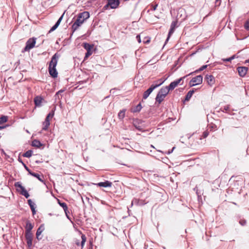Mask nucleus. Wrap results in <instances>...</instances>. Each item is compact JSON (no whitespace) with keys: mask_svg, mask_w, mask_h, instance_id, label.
Segmentation results:
<instances>
[{"mask_svg":"<svg viewBox=\"0 0 249 249\" xmlns=\"http://www.w3.org/2000/svg\"><path fill=\"white\" fill-rule=\"evenodd\" d=\"M89 18V12L84 11L79 13L76 20L72 25L71 28L73 32L76 31Z\"/></svg>","mask_w":249,"mask_h":249,"instance_id":"f257e3e1","label":"nucleus"},{"mask_svg":"<svg viewBox=\"0 0 249 249\" xmlns=\"http://www.w3.org/2000/svg\"><path fill=\"white\" fill-rule=\"evenodd\" d=\"M36 37L30 38L26 42V45L23 49L22 52H29L31 49H33L36 43Z\"/></svg>","mask_w":249,"mask_h":249,"instance_id":"f03ea898","label":"nucleus"},{"mask_svg":"<svg viewBox=\"0 0 249 249\" xmlns=\"http://www.w3.org/2000/svg\"><path fill=\"white\" fill-rule=\"evenodd\" d=\"M192 74H193V72H190V73H189L188 74L183 76V77H182L173 82H172L169 86H167V87L168 88V89L170 90H173L176 87H177L178 86V85L179 84L180 82L182 80H183L184 79H185L186 77H187L188 76H189L190 75H192Z\"/></svg>","mask_w":249,"mask_h":249,"instance_id":"7ed1b4c3","label":"nucleus"},{"mask_svg":"<svg viewBox=\"0 0 249 249\" xmlns=\"http://www.w3.org/2000/svg\"><path fill=\"white\" fill-rule=\"evenodd\" d=\"M15 186L19 188L20 190L17 189L18 191L20 192V194L24 196L26 198H28L30 195L25 188L22 186L21 183L18 181L15 183Z\"/></svg>","mask_w":249,"mask_h":249,"instance_id":"20e7f679","label":"nucleus"},{"mask_svg":"<svg viewBox=\"0 0 249 249\" xmlns=\"http://www.w3.org/2000/svg\"><path fill=\"white\" fill-rule=\"evenodd\" d=\"M203 77L201 75H198L193 77L189 82V85L190 87L201 84L202 83Z\"/></svg>","mask_w":249,"mask_h":249,"instance_id":"39448f33","label":"nucleus"},{"mask_svg":"<svg viewBox=\"0 0 249 249\" xmlns=\"http://www.w3.org/2000/svg\"><path fill=\"white\" fill-rule=\"evenodd\" d=\"M120 3V0H107V3L104 6V9H107L108 7L111 9H116L119 6Z\"/></svg>","mask_w":249,"mask_h":249,"instance_id":"423d86ee","label":"nucleus"},{"mask_svg":"<svg viewBox=\"0 0 249 249\" xmlns=\"http://www.w3.org/2000/svg\"><path fill=\"white\" fill-rule=\"evenodd\" d=\"M60 55L58 53H55L52 57L51 60L49 63V67L56 68L58 60Z\"/></svg>","mask_w":249,"mask_h":249,"instance_id":"0eeeda50","label":"nucleus"},{"mask_svg":"<svg viewBox=\"0 0 249 249\" xmlns=\"http://www.w3.org/2000/svg\"><path fill=\"white\" fill-rule=\"evenodd\" d=\"M177 21H173L171 23V26H170V29L169 31L168 32V36H167V38H166V39L165 40V43H166L168 41V40H169L171 36L174 32L175 29L176 25H177Z\"/></svg>","mask_w":249,"mask_h":249,"instance_id":"6e6552de","label":"nucleus"},{"mask_svg":"<svg viewBox=\"0 0 249 249\" xmlns=\"http://www.w3.org/2000/svg\"><path fill=\"white\" fill-rule=\"evenodd\" d=\"M33 225L29 220H27L25 226V235H33L31 231L33 228Z\"/></svg>","mask_w":249,"mask_h":249,"instance_id":"1a4fd4ad","label":"nucleus"},{"mask_svg":"<svg viewBox=\"0 0 249 249\" xmlns=\"http://www.w3.org/2000/svg\"><path fill=\"white\" fill-rule=\"evenodd\" d=\"M146 203L147 202H145V200L134 198L131 201V207H132L133 205H136L137 206H142Z\"/></svg>","mask_w":249,"mask_h":249,"instance_id":"9d476101","label":"nucleus"},{"mask_svg":"<svg viewBox=\"0 0 249 249\" xmlns=\"http://www.w3.org/2000/svg\"><path fill=\"white\" fill-rule=\"evenodd\" d=\"M237 70L238 71L239 75L241 77H244L246 75L248 71V68L246 67H238L237 68Z\"/></svg>","mask_w":249,"mask_h":249,"instance_id":"9b49d317","label":"nucleus"},{"mask_svg":"<svg viewBox=\"0 0 249 249\" xmlns=\"http://www.w3.org/2000/svg\"><path fill=\"white\" fill-rule=\"evenodd\" d=\"M94 184L95 185H96L97 186H99V187H110L112 186V183L111 182H110L109 181L106 180L105 182H100L98 183Z\"/></svg>","mask_w":249,"mask_h":249,"instance_id":"f8f14e48","label":"nucleus"},{"mask_svg":"<svg viewBox=\"0 0 249 249\" xmlns=\"http://www.w3.org/2000/svg\"><path fill=\"white\" fill-rule=\"evenodd\" d=\"M49 72L50 75L53 78L57 77L58 72L56 71V68L49 67Z\"/></svg>","mask_w":249,"mask_h":249,"instance_id":"ddd939ff","label":"nucleus"},{"mask_svg":"<svg viewBox=\"0 0 249 249\" xmlns=\"http://www.w3.org/2000/svg\"><path fill=\"white\" fill-rule=\"evenodd\" d=\"M205 78L209 85L212 86L214 83V78L212 75L207 74Z\"/></svg>","mask_w":249,"mask_h":249,"instance_id":"4468645a","label":"nucleus"},{"mask_svg":"<svg viewBox=\"0 0 249 249\" xmlns=\"http://www.w3.org/2000/svg\"><path fill=\"white\" fill-rule=\"evenodd\" d=\"M58 203L59 204V205L63 208L68 218H69V217L68 215V213H69V212H68V207H67V204L65 202H61L59 199H58Z\"/></svg>","mask_w":249,"mask_h":249,"instance_id":"2eb2a0df","label":"nucleus"},{"mask_svg":"<svg viewBox=\"0 0 249 249\" xmlns=\"http://www.w3.org/2000/svg\"><path fill=\"white\" fill-rule=\"evenodd\" d=\"M33 237V235H25V238L28 248H31L32 246Z\"/></svg>","mask_w":249,"mask_h":249,"instance_id":"dca6fc26","label":"nucleus"},{"mask_svg":"<svg viewBox=\"0 0 249 249\" xmlns=\"http://www.w3.org/2000/svg\"><path fill=\"white\" fill-rule=\"evenodd\" d=\"M170 90L167 87V86L162 87L159 90V92L164 96L166 97V95L168 94Z\"/></svg>","mask_w":249,"mask_h":249,"instance_id":"f3484780","label":"nucleus"},{"mask_svg":"<svg viewBox=\"0 0 249 249\" xmlns=\"http://www.w3.org/2000/svg\"><path fill=\"white\" fill-rule=\"evenodd\" d=\"M28 203L29 205L30 206V207L32 210L33 214L34 215L36 213V211L35 210L36 208V204L34 203L31 199H28Z\"/></svg>","mask_w":249,"mask_h":249,"instance_id":"a211bd4d","label":"nucleus"},{"mask_svg":"<svg viewBox=\"0 0 249 249\" xmlns=\"http://www.w3.org/2000/svg\"><path fill=\"white\" fill-rule=\"evenodd\" d=\"M165 97L160 94L159 92L156 97L155 100L159 104H160L164 100Z\"/></svg>","mask_w":249,"mask_h":249,"instance_id":"6ab92c4d","label":"nucleus"},{"mask_svg":"<svg viewBox=\"0 0 249 249\" xmlns=\"http://www.w3.org/2000/svg\"><path fill=\"white\" fill-rule=\"evenodd\" d=\"M196 90V89H193L192 90H190L186 94L185 97V101H189L191 98L192 97L193 93Z\"/></svg>","mask_w":249,"mask_h":249,"instance_id":"aec40b11","label":"nucleus"},{"mask_svg":"<svg viewBox=\"0 0 249 249\" xmlns=\"http://www.w3.org/2000/svg\"><path fill=\"white\" fill-rule=\"evenodd\" d=\"M42 98L40 96H36L34 98L35 104L37 107H39L41 105Z\"/></svg>","mask_w":249,"mask_h":249,"instance_id":"412c9836","label":"nucleus"},{"mask_svg":"<svg viewBox=\"0 0 249 249\" xmlns=\"http://www.w3.org/2000/svg\"><path fill=\"white\" fill-rule=\"evenodd\" d=\"M30 175L37 178L40 182L44 183V181L43 179V176L41 177L38 174L33 172H32Z\"/></svg>","mask_w":249,"mask_h":249,"instance_id":"4be33fe9","label":"nucleus"},{"mask_svg":"<svg viewBox=\"0 0 249 249\" xmlns=\"http://www.w3.org/2000/svg\"><path fill=\"white\" fill-rule=\"evenodd\" d=\"M142 108L141 103H140L136 107L131 109V112L133 113L139 112Z\"/></svg>","mask_w":249,"mask_h":249,"instance_id":"5701e85b","label":"nucleus"},{"mask_svg":"<svg viewBox=\"0 0 249 249\" xmlns=\"http://www.w3.org/2000/svg\"><path fill=\"white\" fill-rule=\"evenodd\" d=\"M83 47L87 50V51H91L93 48V45L89 44L88 43H84Z\"/></svg>","mask_w":249,"mask_h":249,"instance_id":"b1692460","label":"nucleus"},{"mask_svg":"<svg viewBox=\"0 0 249 249\" xmlns=\"http://www.w3.org/2000/svg\"><path fill=\"white\" fill-rule=\"evenodd\" d=\"M165 80H166V79L160 78V79H159L157 80L154 81L153 82V83L155 84L157 87H159L160 85H161L164 82V81Z\"/></svg>","mask_w":249,"mask_h":249,"instance_id":"393cba45","label":"nucleus"},{"mask_svg":"<svg viewBox=\"0 0 249 249\" xmlns=\"http://www.w3.org/2000/svg\"><path fill=\"white\" fill-rule=\"evenodd\" d=\"M50 125V120H45L44 122H43V127L42 130H46L48 129V127Z\"/></svg>","mask_w":249,"mask_h":249,"instance_id":"a878e982","label":"nucleus"},{"mask_svg":"<svg viewBox=\"0 0 249 249\" xmlns=\"http://www.w3.org/2000/svg\"><path fill=\"white\" fill-rule=\"evenodd\" d=\"M32 146L36 147H40L42 145L41 142L37 140H34L32 141Z\"/></svg>","mask_w":249,"mask_h":249,"instance_id":"bb28decb","label":"nucleus"},{"mask_svg":"<svg viewBox=\"0 0 249 249\" xmlns=\"http://www.w3.org/2000/svg\"><path fill=\"white\" fill-rule=\"evenodd\" d=\"M125 109H123L119 111L118 114V116L120 119L123 120L124 118V117H125Z\"/></svg>","mask_w":249,"mask_h":249,"instance_id":"cd10ccee","label":"nucleus"},{"mask_svg":"<svg viewBox=\"0 0 249 249\" xmlns=\"http://www.w3.org/2000/svg\"><path fill=\"white\" fill-rule=\"evenodd\" d=\"M152 91H151V89H150L149 88L146 91H145L143 93V99H146L148 98V97L149 96V95L150 94V93L152 92Z\"/></svg>","mask_w":249,"mask_h":249,"instance_id":"c85d7f7f","label":"nucleus"},{"mask_svg":"<svg viewBox=\"0 0 249 249\" xmlns=\"http://www.w3.org/2000/svg\"><path fill=\"white\" fill-rule=\"evenodd\" d=\"M32 153L33 151L32 150H29L23 154V156L26 158H30L32 156Z\"/></svg>","mask_w":249,"mask_h":249,"instance_id":"c756f323","label":"nucleus"},{"mask_svg":"<svg viewBox=\"0 0 249 249\" xmlns=\"http://www.w3.org/2000/svg\"><path fill=\"white\" fill-rule=\"evenodd\" d=\"M208 65H203L202 66H201L200 68H199L198 69L196 70L195 71L193 72V73H198V72H199L202 71H203L204 70H205V69H206L208 67Z\"/></svg>","mask_w":249,"mask_h":249,"instance_id":"7c9ffc66","label":"nucleus"},{"mask_svg":"<svg viewBox=\"0 0 249 249\" xmlns=\"http://www.w3.org/2000/svg\"><path fill=\"white\" fill-rule=\"evenodd\" d=\"M42 230L41 229V227H40L37 230V231H36V238L39 240V239H40L41 238H39V236L41 234L42 232Z\"/></svg>","mask_w":249,"mask_h":249,"instance_id":"2f4dec72","label":"nucleus"},{"mask_svg":"<svg viewBox=\"0 0 249 249\" xmlns=\"http://www.w3.org/2000/svg\"><path fill=\"white\" fill-rule=\"evenodd\" d=\"M7 121V117L5 116H2L0 117V124H3Z\"/></svg>","mask_w":249,"mask_h":249,"instance_id":"473e14b6","label":"nucleus"},{"mask_svg":"<svg viewBox=\"0 0 249 249\" xmlns=\"http://www.w3.org/2000/svg\"><path fill=\"white\" fill-rule=\"evenodd\" d=\"M81 238H82V241L81 242V245L82 247H83L85 244V242H86V237L84 234H82L81 236Z\"/></svg>","mask_w":249,"mask_h":249,"instance_id":"72a5a7b5","label":"nucleus"},{"mask_svg":"<svg viewBox=\"0 0 249 249\" xmlns=\"http://www.w3.org/2000/svg\"><path fill=\"white\" fill-rule=\"evenodd\" d=\"M54 115V112L53 111H52L51 112H50L47 116V117L45 118L46 120H50V117L52 118Z\"/></svg>","mask_w":249,"mask_h":249,"instance_id":"f704fd0d","label":"nucleus"},{"mask_svg":"<svg viewBox=\"0 0 249 249\" xmlns=\"http://www.w3.org/2000/svg\"><path fill=\"white\" fill-rule=\"evenodd\" d=\"M229 108H230V106L226 105V106H224V107H221V110L222 111L225 112H227V111H228L229 109Z\"/></svg>","mask_w":249,"mask_h":249,"instance_id":"c9c22d12","label":"nucleus"},{"mask_svg":"<svg viewBox=\"0 0 249 249\" xmlns=\"http://www.w3.org/2000/svg\"><path fill=\"white\" fill-rule=\"evenodd\" d=\"M235 57V55H233L229 58L224 59H223V60L225 62H229V61H231L233 59H234Z\"/></svg>","mask_w":249,"mask_h":249,"instance_id":"e433bc0d","label":"nucleus"},{"mask_svg":"<svg viewBox=\"0 0 249 249\" xmlns=\"http://www.w3.org/2000/svg\"><path fill=\"white\" fill-rule=\"evenodd\" d=\"M196 194L198 197L200 198L201 197V195L203 194V192L202 191L199 190L198 189H196Z\"/></svg>","mask_w":249,"mask_h":249,"instance_id":"4c0bfd02","label":"nucleus"},{"mask_svg":"<svg viewBox=\"0 0 249 249\" xmlns=\"http://www.w3.org/2000/svg\"><path fill=\"white\" fill-rule=\"evenodd\" d=\"M245 28L248 31H249V19H248L244 24Z\"/></svg>","mask_w":249,"mask_h":249,"instance_id":"58836bf2","label":"nucleus"},{"mask_svg":"<svg viewBox=\"0 0 249 249\" xmlns=\"http://www.w3.org/2000/svg\"><path fill=\"white\" fill-rule=\"evenodd\" d=\"M92 51H87V53L85 54V58H88L90 55H91L92 54Z\"/></svg>","mask_w":249,"mask_h":249,"instance_id":"ea45409f","label":"nucleus"},{"mask_svg":"<svg viewBox=\"0 0 249 249\" xmlns=\"http://www.w3.org/2000/svg\"><path fill=\"white\" fill-rule=\"evenodd\" d=\"M22 165L24 166L26 170L28 172L29 174H30V173L32 172L31 170L26 166L25 163L22 164Z\"/></svg>","mask_w":249,"mask_h":249,"instance_id":"a19ab883","label":"nucleus"},{"mask_svg":"<svg viewBox=\"0 0 249 249\" xmlns=\"http://www.w3.org/2000/svg\"><path fill=\"white\" fill-rule=\"evenodd\" d=\"M158 88L156 85L154 83H153L150 87L149 89H151V91H153L154 89H155L156 88Z\"/></svg>","mask_w":249,"mask_h":249,"instance_id":"79ce46f5","label":"nucleus"},{"mask_svg":"<svg viewBox=\"0 0 249 249\" xmlns=\"http://www.w3.org/2000/svg\"><path fill=\"white\" fill-rule=\"evenodd\" d=\"M246 220L245 219H242L239 221V223L242 226H245L246 224Z\"/></svg>","mask_w":249,"mask_h":249,"instance_id":"37998d69","label":"nucleus"},{"mask_svg":"<svg viewBox=\"0 0 249 249\" xmlns=\"http://www.w3.org/2000/svg\"><path fill=\"white\" fill-rule=\"evenodd\" d=\"M209 135V132L208 131H205L202 134L203 138H206Z\"/></svg>","mask_w":249,"mask_h":249,"instance_id":"c03bdc74","label":"nucleus"},{"mask_svg":"<svg viewBox=\"0 0 249 249\" xmlns=\"http://www.w3.org/2000/svg\"><path fill=\"white\" fill-rule=\"evenodd\" d=\"M134 125L135 126V127H136V128L140 131H141L142 130V127L139 126V125H137L135 123H134Z\"/></svg>","mask_w":249,"mask_h":249,"instance_id":"a18cd8bd","label":"nucleus"},{"mask_svg":"<svg viewBox=\"0 0 249 249\" xmlns=\"http://www.w3.org/2000/svg\"><path fill=\"white\" fill-rule=\"evenodd\" d=\"M57 27L55 25H54L51 28V29L49 31V33H51L53 31H54Z\"/></svg>","mask_w":249,"mask_h":249,"instance_id":"49530a36","label":"nucleus"},{"mask_svg":"<svg viewBox=\"0 0 249 249\" xmlns=\"http://www.w3.org/2000/svg\"><path fill=\"white\" fill-rule=\"evenodd\" d=\"M136 38H137V40H138L139 43H141V39L140 35H137Z\"/></svg>","mask_w":249,"mask_h":249,"instance_id":"de8ad7c7","label":"nucleus"},{"mask_svg":"<svg viewBox=\"0 0 249 249\" xmlns=\"http://www.w3.org/2000/svg\"><path fill=\"white\" fill-rule=\"evenodd\" d=\"M215 4L219 6L221 4V0H215Z\"/></svg>","mask_w":249,"mask_h":249,"instance_id":"09e8293b","label":"nucleus"},{"mask_svg":"<svg viewBox=\"0 0 249 249\" xmlns=\"http://www.w3.org/2000/svg\"><path fill=\"white\" fill-rule=\"evenodd\" d=\"M63 91H64V90H62V89H61V90H59L58 91H57V92L56 93V94H55L56 97L57 96H58V95L59 94V93H62V92H63Z\"/></svg>","mask_w":249,"mask_h":249,"instance_id":"8fccbe9b","label":"nucleus"},{"mask_svg":"<svg viewBox=\"0 0 249 249\" xmlns=\"http://www.w3.org/2000/svg\"><path fill=\"white\" fill-rule=\"evenodd\" d=\"M157 6V4L152 5V10L155 11L156 9Z\"/></svg>","mask_w":249,"mask_h":249,"instance_id":"3c124183","label":"nucleus"},{"mask_svg":"<svg viewBox=\"0 0 249 249\" xmlns=\"http://www.w3.org/2000/svg\"><path fill=\"white\" fill-rule=\"evenodd\" d=\"M64 15V13L62 14V16H61V17L58 18V20H57V21H58L59 22H60V23L61 22V21L62 19H63V18Z\"/></svg>","mask_w":249,"mask_h":249,"instance_id":"603ef678","label":"nucleus"},{"mask_svg":"<svg viewBox=\"0 0 249 249\" xmlns=\"http://www.w3.org/2000/svg\"><path fill=\"white\" fill-rule=\"evenodd\" d=\"M64 15V13L62 14V16H61V17L58 18V20H57V21H58L59 22H60V23L61 22V21L62 19H63V18Z\"/></svg>","mask_w":249,"mask_h":249,"instance_id":"864d4df0","label":"nucleus"},{"mask_svg":"<svg viewBox=\"0 0 249 249\" xmlns=\"http://www.w3.org/2000/svg\"><path fill=\"white\" fill-rule=\"evenodd\" d=\"M175 149V147H174L172 149H171V150H169L168 151V152L166 153L167 154H170L173 151V150Z\"/></svg>","mask_w":249,"mask_h":249,"instance_id":"5fc2aeb1","label":"nucleus"},{"mask_svg":"<svg viewBox=\"0 0 249 249\" xmlns=\"http://www.w3.org/2000/svg\"><path fill=\"white\" fill-rule=\"evenodd\" d=\"M18 161L20 162L22 164H23L24 163L23 162V161L19 157L18 158Z\"/></svg>","mask_w":249,"mask_h":249,"instance_id":"6e6d98bb","label":"nucleus"},{"mask_svg":"<svg viewBox=\"0 0 249 249\" xmlns=\"http://www.w3.org/2000/svg\"><path fill=\"white\" fill-rule=\"evenodd\" d=\"M60 22H59L58 21H56V22L55 23V24H54L57 27H58V26L60 24Z\"/></svg>","mask_w":249,"mask_h":249,"instance_id":"4d7b16f0","label":"nucleus"},{"mask_svg":"<svg viewBox=\"0 0 249 249\" xmlns=\"http://www.w3.org/2000/svg\"><path fill=\"white\" fill-rule=\"evenodd\" d=\"M196 189H198L197 187H196L195 188H194V190L196 192Z\"/></svg>","mask_w":249,"mask_h":249,"instance_id":"13d9d810","label":"nucleus"},{"mask_svg":"<svg viewBox=\"0 0 249 249\" xmlns=\"http://www.w3.org/2000/svg\"><path fill=\"white\" fill-rule=\"evenodd\" d=\"M246 63H249V59L246 60Z\"/></svg>","mask_w":249,"mask_h":249,"instance_id":"bf43d9fd","label":"nucleus"},{"mask_svg":"<svg viewBox=\"0 0 249 249\" xmlns=\"http://www.w3.org/2000/svg\"><path fill=\"white\" fill-rule=\"evenodd\" d=\"M4 128L3 126H0V130L3 129Z\"/></svg>","mask_w":249,"mask_h":249,"instance_id":"052dcab7","label":"nucleus"}]
</instances>
